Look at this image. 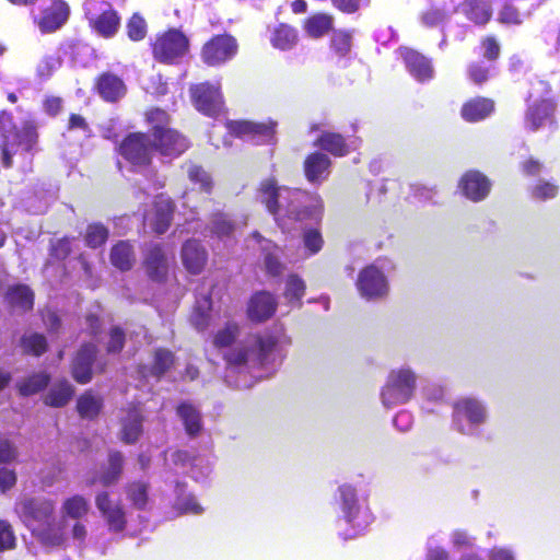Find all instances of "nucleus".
<instances>
[{"instance_id":"obj_1","label":"nucleus","mask_w":560,"mask_h":560,"mask_svg":"<svg viewBox=\"0 0 560 560\" xmlns=\"http://www.w3.org/2000/svg\"><path fill=\"white\" fill-rule=\"evenodd\" d=\"M16 511L21 521L44 546L59 547L63 545V527L56 523L55 502L43 497L22 499Z\"/></svg>"},{"instance_id":"obj_2","label":"nucleus","mask_w":560,"mask_h":560,"mask_svg":"<svg viewBox=\"0 0 560 560\" xmlns=\"http://www.w3.org/2000/svg\"><path fill=\"white\" fill-rule=\"evenodd\" d=\"M524 127L530 132L547 129L553 133L558 130L557 101L547 81L533 80L525 97Z\"/></svg>"},{"instance_id":"obj_3","label":"nucleus","mask_w":560,"mask_h":560,"mask_svg":"<svg viewBox=\"0 0 560 560\" xmlns=\"http://www.w3.org/2000/svg\"><path fill=\"white\" fill-rule=\"evenodd\" d=\"M0 156L4 168L13 166V155L11 147L16 144L26 153L36 149L38 142L37 125L34 120H24L20 130L13 121V115L8 110H0Z\"/></svg>"},{"instance_id":"obj_4","label":"nucleus","mask_w":560,"mask_h":560,"mask_svg":"<svg viewBox=\"0 0 560 560\" xmlns=\"http://www.w3.org/2000/svg\"><path fill=\"white\" fill-rule=\"evenodd\" d=\"M287 190L288 197L284 202L282 223L320 219L324 212V201L318 194L295 187Z\"/></svg>"},{"instance_id":"obj_5","label":"nucleus","mask_w":560,"mask_h":560,"mask_svg":"<svg viewBox=\"0 0 560 560\" xmlns=\"http://www.w3.org/2000/svg\"><path fill=\"white\" fill-rule=\"evenodd\" d=\"M116 152L132 167L148 168L153 162V145L149 133H127L116 147Z\"/></svg>"},{"instance_id":"obj_6","label":"nucleus","mask_w":560,"mask_h":560,"mask_svg":"<svg viewBox=\"0 0 560 560\" xmlns=\"http://www.w3.org/2000/svg\"><path fill=\"white\" fill-rule=\"evenodd\" d=\"M84 14L91 30L104 38L114 37L120 27V15L107 1L86 0Z\"/></svg>"},{"instance_id":"obj_7","label":"nucleus","mask_w":560,"mask_h":560,"mask_svg":"<svg viewBox=\"0 0 560 560\" xmlns=\"http://www.w3.org/2000/svg\"><path fill=\"white\" fill-rule=\"evenodd\" d=\"M189 38L177 28L158 34L151 44L153 58L167 65L178 62L189 51Z\"/></svg>"},{"instance_id":"obj_8","label":"nucleus","mask_w":560,"mask_h":560,"mask_svg":"<svg viewBox=\"0 0 560 560\" xmlns=\"http://www.w3.org/2000/svg\"><path fill=\"white\" fill-rule=\"evenodd\" d=\"M416 374L410 369L393 370L382 388V400L386 407L406 404L413 396Z\"/></svg>"},{"instance_id":"obj_9","label":"nucleus","mask_w":560,"mask_h":560,"mask_svg":"<svg viewBox=\"0 0 560 560\" xmlns=\"http://www.w3.org/2000/svg\"><path fill=\"white\" fill-rule=\"evenodd\" d=\"M290 186L279 185L276 177L261 179L256 188V200L275 219L278 224L283 221L284 202Z\"/></svg>"},{"instance_id":"obj_10","label":"nucleus","mask_w":560,"mask_h":560,"mask_svg":"<svg viewBox=\"0 0 560 560\" xmlns=\"http://www.w3.org/2000/svg\"><path fill=\"white\" fill-rule=\"evenodd\" d=\"M238 52L237 39L230 33L211 36L200 49V58L208 67H220L231 61Z\"/></svg>"},{"instance_id":"obj_11","label":"nucleus","mask_w":560,"mask_h":560,"mask_svg":"<svg viewBox=\"0 0 560 560\" xmlns=\"http://www.w3.org/2000/svg\"><path fill=\"white\" fill-rule=\"evenodd\" d=\"M190 98L198 112L217 117L224 108V98L220 85L210 82H201L190 88Z\"/></svg>"},{"instance_id":"obj_12","label":"nucleus","mask_w":560,"mask_h":560,"mask_svg":"<svg viewBox=\"0 0 560 560\" xmlns=\"http://www.w3.org/2000/svg\"><path fill=\"white\" fill-rule=\"evenodd\" d=\"M141 266L150 281L159 284L167 281L170 261L162 244L153 243L148 245L143 252Z\"/></svg>"},{"instance_id":"obj_13","label":"nucleus","mask_w":560,"mask_h":560,"mask_svg":"<svg viewBox=\"0 0 560 560\" xmlns=\"http://www.w3.org/2000/svg\"><path fill=\"white\" fill-rule=\"evenodd\" d=\"M153 151L162 156L178 158L190 148L189 139L174 128L151 136Z\"/></svg>"},{"instance_id":"obj_14","label":"nucleus","mask_w":560,"mask_h":560,"mask_svg":"<svg viewBox=\"0 0 560 560\" xmlns=\"http://www.w3.org/2000/svg\"><path fill=\"white\" fill-rule=\"evenodd\" d=\"M357 288L366 299H378L387 294L388 285L384 273L374 265L364 267L358 276Z\"/></svg>"},{"instance_id":"obj_15","label":"nucleus","mask_w":560,"mask_h":560,"mask_svg":"<svg viewBox=\"0 0 560 560\" xmlns=\"http://www.w3.org/2000/svg\"><path fill=\"white\" fill-rule=\"evenodd\" d=\"M398 54L406 69L418 82L424 83L433 79L434 68L431 59L410 47H399Z\"/></svg>"},{"instance_id":"obj_16","label":"nucleus","mask_w":560,"mask_h":560,"mask_svg":"<svg viewBox=\"0 0 560 560\" xmlns=\"http://www.w3.org/2000/svg\"><path fill=\"white\" fill-rule=\"evenodd\" d=\"M97 347L92 342L83 343L71 362V376L78 384H88L93 378V364Z\"/></svg>"},{"instance_id":"obj_17","label":"nucleus","mask_w":560,"mask_h":560,"mask_svg":"<svg viewBox=\"0 0 560 560\" xmlns=\"http://www.w3.org/2000/svg\"><path fill=\"white\" fill-rule=\"evenodd\" d=\"M278 301L269 291L261 290L252 294L246 314L250 322L260 324L270 319L277 311Z\"/></svg>"},{"instance_id":"obj_18","label":"nucleus","mask_w":560,"mask_h":560,"mask_svg":"<svg viewBox=\"0 0 560 560\" xmlns=\"http://www.w3.org/2000/svg\"><path fill=\"white\" fill-rule=\"evenodd\" d=\"M332 161L328 154L314 151L306 154L302 167L305 179L312 185H320L331 173Z\"/></svg>"},{"instance_id":"obj_19","label":"nucleus","mask_w":560,"mask_h":560,"mask_svg":"<svg viewBox=\"0 0 560 560\" xmlns=\"http://www.w3.org/2000/svg\"><path fill=\"white\" fill-rule=\"evenodd\" d=\"M93 90L107 103H117L127 94L124 80L109 71L102 72L94 79Z\"/></svg>"},{"instance_id":"obj_20","label":"nucleus","mask_w":560,"mask_h":560,"mask_svg":"<svg viewBox=\"0 0 560 560\" xmlns=\"http://www.w3.org/2000/svg\"><path fill=\"white\" fill-rule=\"evenodd\" d=\"M491 186V180L477 170L465 172L458 183L463 195L474 202L486 199L490 194Z\"/></svg>"},{"instance_id":"obj_21","label":"nucleus","mask_w":560,"mask_h":560,"mask_svg":"<svg viewBox=\"0 0 560 560\" xmlns=\"http://www.w3.org/2000/svg\"><path fill=\"white\" fill-rule=\"evenodd\" d=\"M183 266L190 275H200L208 262V252L199 240L189 238L180 249Z\"/></svg>"},{"instance_id":"obj_22","label":"nucleus","mask_w":560,"mask_h":560,"mask_svg":"<svg viewBox=\"0 0 560 560\" xmlns=\"http://www.w3.org/2000/svg\"><path fill=\"white\" fill-rule=\"evenodd\" d=\"M176 205L174 200L165 195H158L153 201V214L151 229L158 234L166 233L173 222Z\"/></svg>"},{"instance_id":"obj_23","label":"nucleus","mask_w":560,"mask_h":560,"mask_svg":"<svg viewBox=\"0 0 560 560\" xmlns=\"http://www.w3.org/2000/svg\"><path fill=\"white\" fill-rule=\"evenodd\" d=\"M125 416L120 419V441L127 445L136 444L143 433V415L136 405L124 409Z\"/></svg>"},{"instance_id":"obj_24","label":"nucleus","mask_w":560,"mask_h":560,"mask_svg":"<svg viewBox=\"0 0 560 560\" xmlns=\"http://www.w3.org/2000/svg\"><path fill=\"white\" fill-rule=\"evenodd\" d=\"M495 110V103L486 96H474L465 101L460 107L463 120L475 124L490 117Z\"/></svg>"},{"instance_id":"obj_25","label":"nucleus","mask_w":560,"mask_h":560,"mask_svg":"<svg viewBox=\"0 0 560 560\" xmlns=\"http://www.w3.org/2000/svg\"><path fill=\"white\" fill-rule=\"evenodd\" d=\"M335 18L331 13L318 11L310 14L302 22L305 34L314 39H319L334 31Z\"/></svg>"},{"instance_id":"obj_26","label":"nucleus","mask_w":560,"mask_h":560,"mask_svg":"<svg viewBox=\"0 0 560 560\" xmlns=\"http://www.w3.org/2000/svg\"><path fill=\"white\" fill-rule=\"evenodd\" d=\"M314 147L336 158H342L350 153L346 137L335 131H323L314 141Z\"/></svg>"},{"instance_id":"obj_27","label":"nucleus","mask_w":560,"mask_h":560,"mask_svg":"<svg viewBox=\"0 0 560 560\" xmlns=\"http://www.w3.org/2000/svg\"><path fill=\"white\" fill-rule=\"evenodd\" d=\"M110 264L121 272L131 270L136 264L135 248L130 241L115 243L109 252Z\"/></svg>"},{"instance_id":"obj_28","label":"nucleus","mask_w":560,"mask_h":560,"mask_svg":"<svg viewBox=\"0 0 560 560\" xmlns=\"http://www.w3.org/2000/svg\"><path fill=\"white\" fill-rule=\"evenodd\" d=\"M69 16V7L63 1L54 2L45 9L39 20V28L44 33L58 30Z\"/></svg>"},{"instance_id":"obj_29","label":"nucleus","mask_w":560,"mask_h":560,"mask_svg":"<svg viewBox=\"0 0 560 560\" xmlns=\"http://www.w3.org/2000/svg\"><path fill=\"white\" fill-rule=\"evenodd\" d=\"M4 301L12 310L30 312L34 307V292L26 284H15L7 290Z\"/></svg>"},{"instance_id":"obj_30","label":"nucleus","mask_w":560,"mask_h":560,"mask_svg":"<svg viewBox=\"0 0 560 560\" xmlns=\"http://www.w3.org/2000/svg\"><path fill=\"white\" fill-rule=\"evenodd\" d=\"M465 74L472 85L481 89L495 75V67L485 60H474L466 66Z\"/></svg>"},{"instance_id":"obj_31","label":"nucleus","mask_w":560,"mask_h":560,"mask_svg":"<svg viewBox=\"0 0 560 560\" xmlns=\"http://www.w3.org/2000/svg\"><path fill=\"white\" fill-rule=\"evenodd\" d=\"M463 13L467 20L477 26L487 25L492 18V9L483 0H464Z\"/></svg>"},{"instance_id":"obj_32","label":"nucleus","mask_w":560,"mask_h":560,"mask_svg":"<svg viewBox=\"0 0 560 560\" xmlns=\"http://www.w3.org/2000/svg\"><path fill=\"white\" fill-rule=\"evenodd\" d=\"M455 418H466L472 424L485 421V409L479 401L472 398L457 400L453 405Z\"/></svg>"},{"instance_id":"obj_33","label":"nucleus","mask_w":560,"mask_h":560,"mask_svg":"<svg viewBox=\"0 0 560 560\" xmlns=\"http://www.w3.org/2000/svg\"><path fill=\"white\" fill-rule=\"evenodd\" d=\"M103 406V397L89 389L79 396L75 408L82 419L94 420L101 413Z\"/></svg>"},{"instance_id":"obj_34","label":"nucleus","mask_w":560,"mask_h":560,"mask_svg":"<svg viewBox=\"0 0 560 560\" xmlns=\"http://www.w3.org/2000/svg\"><path fill=\"white\" fill-rule=\"evenodd\" d=\"M255 347L252 350L254 354V362L259 366L269 362L270 355L276 351L279 339L273 334L254 336Z\"/></svg>"},{"instance_id":"obj_35","label":"nucleus","mask_w":560,"mask_h":560,"mask_svg":"<svg viewBox=\"0 0 560 560\" xmlns=\"http://www.w3.org/2000/svg\"><path fill=\"white\" fill-rule=\"evenodd\" d=\"M124 470V455L120 451L112 450L107 457V467L103 470L98 478V482L103 487L116 485L120 479Z\"/></svg>"},{"instance_id":"obj_36","label":"nucleus","mask_w":560,"mask_h":560,"mask_svg":"<svg viewBox=\"0 0 560 560\" xmlns=\"http://www.w3.org/2000/svg\"><path fill=\"white\" fill-rule=\"evenodd\" d=\"M74 395V387L67 381L60 380L56 382L46 396L44 397V404L54 408H61L68 405Z\"/></svg>"},{"instance_id":"obj_37","label":"nucleus","mask_w":560,"mask_h":560,"mask_svg":"<svg viewBox=\"0 0 560 560\" xmlns=\"http://www.w3.org/2000/svg\"><path fill=\"white\" fill-rule=\"evenodd\" d=\"M176 412L182 419L185 431L189 436L195 438L201 432V415L195 406L186 401L180 402L176 408Z\"/></svg>"},{"instance_id":"obj_38","label":"nucleus","mask_w":560,"mask_h":560,"mask_svg":"<svg viewBox=\"0 0 560 560\" xmlns=\"http://www.w3.org/2000/svg\"><path fill=\"white\" fill-rule=\"evenodd\" d=\"M299 40L298 31L285 23H280L277 25L270 36L271 45L280 50H290L292 49Z\"/></svg>"},{"instance_id":"obj_39","label":"nucleus","mask_w":560,"mask_h":560,"mask_svg":"<svg viewBox=\"0 0 560 560\" xmlns=\"http://www.w3.org/2000/svg\"><path fill=\"white\" fill-rule=\"evenodd\" d=\"M20 348L24 355L39 358L48 351L49 345L45 335L40 332L24 334L20 338Z\"/></svg>"},{"instance_id":"obj_40","label":"nucleus","mask_w":560,"mask_h":560,"mask_svg":"<svg viewBox=\"0 0 560 560\" xmlns=\"http://www.w3.org/2000/svg\"><path fill=\"white\" fill-rule=\"evenodd\" d=\"M212 310L211 293H208L197 302L190 315L191 325L199 331L206 330L210 325Z\"/></svg>"},{"instance_id":"obj_41","label":"nucleus","mask_w":560,"mask_h":560,"mask_svg":"<svg viewBox=\"0 0 560 560\" xmlns=\"http://www.w3.org/2000/svg\"><path fill=\"white\" fill-rule=\"evenodd\" d=\"M277 122L268 119L267 121H253L249 140L256 144H275L277 133Z\"/></svg>"},{"instance_id":"obj_42","label":"nucleus","mask_w":560,"mask_h":560,"mask_svg":"<svg viewBox=\"0 0 560 560\" xmlns=\"http://www.w3.org/2000/svg\"><path fill=\"white\" fill-rule=\"evenodd\" d=\"M50 382V375L46 372L33 373L18 383L16 388L21 396L28 397L44 390Z\"/></svg>"},{"instance_id":"obj_43","label":"nucleus","mask_w":560,"mask_h":560,"mask_svg":"<svg viewBox=\"0 0 560 560\" xmlns=\"http://www.w3.org/2000/svg\"><path fill=\"white\" fill-rule=\"evenodd\" d=\"M352 48V32L348 30H334L329 39V49L338 59L349 56Z\"/></svg>"},{"instance_id":"obj_44","label":"nucleus","mask_w":560,"mask_h":560,"mask_svg":"<svg viewBox=\"0 0 560 560\" xmlns=\"http://www.w3.org/2000/svg\"><path fill=\"white\" fill-rule=\"evenodd\" d=\"M175 355L166 348H156L153 352V359L150 366V374L161 378L174 365Z\"/></svg>"},{"instance_id":"obj_45","label":"nucleus","mask_w":560,"mask_h":560,"mask_svg":"<svg viewBox=\"0 0 560 560\" xmlns=\"http://www.w3.org/2000/svg\"><path fill=\"white\" fill-rule=\"evenodd\" d=\"M236 224L231 217L222 211H214L210 215V232L219 238L230 237Z\"/></svg>"},{"instance_id":"obj_46","label":"nucleus","mask_w":560,"mask_h":560,"mask_svg":"<svg viewBox=\"0 0 560 560\" xmlns=\"http://www.w3.org/2000/svg\"><path fill=\"white\" fill-rule=\"evenodd\" d=\"M149 483L141 480L126 485L127 498L137 510H145L149 503Z\"/></svg>"},{"instance_id":"obj_47","label":"nucleus","mask_w":560,"mask_h":560,"mask_svg":"<svg viewBox=\"0 0 560 560\" xmlns=\"http://www.w3.org/2000/svg\"><path fill=\"white\" fill-rule=\"evenodd\" d=\"M108 237V228L101 222H93L85 229L84 243L89 248L96 249L105 245Z\"/></svg>"},{"instance_id":"obj_48","label":"nucleus","mask_w":560,"mask_h":560,"mask_svg":"<svg viewBox=\"0 0 560 560\" xmlns=\"http://www.w3.org/2000/svg\"><path fill=\"white\" fill-rule=\"evenodd\" d=\"M147 124L150 126L149 136H153L159 131L166 130L171 124L170 114L160 107H151L144 113Z\"/></svg>"},{"instance_id":"obj_49","label":"nucleus","mask_w":560,"mask_h":560,"mask_svg":"<svg viewBox=\"0 0 560 560\" xmlns=\"http://www.w3.org/2000/svg\"><path fill=\"white\" fill-rule=\"evenodd\" d=\"M306 285L304 280L295 273L289 275L285 281V289L283 292L284 298L289 303H298L301 306V301L305 294Z\"/></svg>"},{"instance_id":"obj_50","label":"nucleus","mask_w":560,"mask_h":560,"mask_svg":"<svg viewBox=\"0 0 560 560\" xmlns=\"http://www.w3.org/2000/svg\"><path fill=\"white\" fill-rule=\"evenodd\" d=\"M188 179L192 184L199 185L202 192L211 194L213 189V180L211 175L198 164H190L187 171Z\"/></svg>"},{"instance_id":"obj_51","label":"nucleus","mask_w":560,"mask_h":560,"mask_svg":"<svg viewBox=\"0 0 560 560\" xmlns=\"http://www.w3.org/2000/svg\"><path fill=\"white\" fill-rule=\"evenodd\" d=\"M72 240L69 236L50 240L48 248L49 259L52 261H65L72 253Z\"/></svg>"},{"instance_id":"obj_52","label":"nucleus","mask_w":560,"mask_h":560,"mask_svg":"<svg viewBox=\"0 0 560 560\" xmlns=\"http://www.w3.org/2000/svg\"><path fill=\"white\" fill-rule=\"evenodd\" d=\"M127 36L132 42H140L145 38L148 33V25L144 18L135 12L126 23Z\"/></svg>"},{"instance_id":"obj_53","label":"nucleus","mask_w":560,"mask_h":560,"mask_svg":"<svg viewBox=\"0 0 560 560\" xmlns=\"http://www.w3.org/2000/svg\"><path fill=\"white\" fill-rule=\"evenodd\" d=\"M240 334V326L235 322H228L213 337V346L218 349L228 348L234 343Z\"/></svg>"},{"instance_id":"obj_54","label":"nucleus","mask_w":560,"mask_h":560,"mask_svg":"<svg viewBox=\"0 0 560 560\" xmlns=\"http://www.w3.org/2000/svg\"><path fill=\"white\" fill-rule=\"evenodd\" d=\"M342 499V511L347 522H352L355 514L358 513V501L355 489L351 486L343 485L339 488Z\"/></svg>"},{"instance_id":"obj_55","label":"nucleus","mask_w":560,"mask_h":560,"mask_svg":"<svg viewBox=\"0 0 560 560\" xmlns=\"http://www.w3.org/2000/svg\"><path fill=\"white\" fill-rule=\"evenodd\" d=\"M62 511L69 517L79 520L88 514L89 503L85 498L75 494L63 502Z\"/></svg>"},{"instance_id":"obj_56","label":"nucleus","mask_w":560,"mask_h":560,"mask_svg":"<svg viewBox=\"0 0 560 560\" xmlns=\"http://www.w3.org/2000/svg\"><path fill=\"white\" fill-rule=\"evenodd\" d=\"M497 20L505 26H518L523 23V15L515 4L504 2L498 12Z\"/></svg>"},{"instance_id":"obj_57","label":"nucleus","mask_w":560,"mask_h":560,"mask_svg":"<svg viewBox=\"0 0 560 560\" xmlns=\"http://www.w3.org/2000/svg\"><path fill=\"white\" fill-rule=\"evenodd\" d=\"M480 47L485 61L495 63L501 56V45L494 35H486L480 39Z\"/></svg>"},{"instance_id":"obj_58","label":"nucleus","mask_w":560,"mask_h":560,"mask_svg":"<svg viewBox=\"0 0 560 560\" xmlns=\"http://www.w3.org/2000/svg\"><path fill=\"white\" fill-rule=\"evenodd\" d=\"M102 515L106 520L108 528L112 532L119 533L126 528L127 520L125 511L119 504H116L112 509L104 512Z\"/></svg>"},{"instance_id":"obj_59","label":"nucleus","mask_w":560,"mask_h":560,"mask_svg":"<svg viewBox=\"0 0 560 560\" xmlns=\"http://www.w3.org/2000/svg\"><path fill=\"white\" fill-rule=\"evenodd\" d=\"M303 244L308 255H315L319 253L324 246V238L318 229L308 228L303 231L302 234Z\"/></svg>"},{"instance_id":"obj_60","label":"nucleus","mask_w":560,"mask_h":560,"mask_svg":"<svg viewBox=\"0 0 560 560\" xmlns=\"http://www.w3.org/2000/svg\"><path fill=\"white\" fill-rule=\"evenodd\" d=\"M16 547V536L13 526L7 520H0V552L13 550Z\"/></svg>"},{"instance_id":"obj_61","label":"nucleus","mask_w":560,"mask_h":560,"mask_svg":"<svg viewBox=\"0 0 560 560\" xmlns=\"http://www.w3.org/2000/svg\"><path fill=\"white\" fill-rule=\"evenodd\" d=\"M421 22L427 27H435L447 19V13L443 8L431 5L421 13Z\"/></svg>"},{"instance_id":"obj_62","label":"nucleus","mask_w":560,"mask_h":560,"mask_svg":"<svg viewBox=\"0 0 560 560\" xmlns=\"http://www.w3.org/2000/svg\"><path fill=\"white\" fill-rule=\"evenodd\" d=\"M559 192V186L553 182L539 180L533 188V197L539 200L556 198Z\"/></svg>"},{"instance_id":"obj_63","label":"nucleus","mask_w":560,"mask_h":560,"mask_svg":"<svg viewBox=\"0 0 560 560\" xmlns=\"http://www.w3.org/2000/svg\"><path fill=\"white\" fill-rule=\"evenodd\" d=\"M250 352L247 347H236L225 352L223 359L229 366H242L247 363Z\"/></svg>"},{"instance_id":"obj_64","label":"nucleus","mask_w":560,"mask_h":560,"mask_svg":"<svg viewBox=\"0 0 560 560\" xmlns=\"http://www.w3.org/2000/svg\"><path fill=\"white\" fill-rule=\"evenodd\" d=\"M126 335L122 328L114 326L109 330V340L106 346L108 353H119L125 347Z\"/></svg>"}]
</instances>
